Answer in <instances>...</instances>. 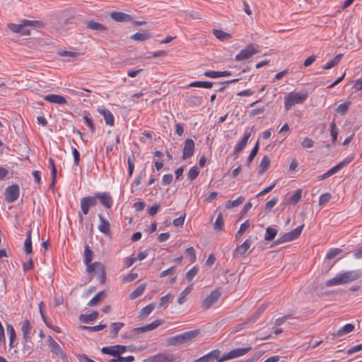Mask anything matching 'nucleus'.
Returning <instances> with one entry per match:
<instances>
[{"label": "nucleus", "instance_id": "nucleus-26", "mask_svg": "<svg viewBox=\"0 0 362 362\" xmlns=\"http://www.w3.org/2000/svg\"><path fill=\"white\" fill-rule=\"evenodd\" d=\"M98 317V313L97 311H93L88 315H80L79 320L83 323H88L95 320Z\"/></svg>", "mask_w": 362, "mask_h": 362}, {"label": "nucleus", "instance_id": "nucleus-40", "mask_svg": "<svg viewBox=\"0 0 362 362\" xmlns=\"http://www.w3.org/2000/svg\"><path fill=\"white\" fill-rule=\"evenodd\" d=\"M154 308H155L154 303H150V304L147 305L146 306H145L144 308H143L141 309V310L140 312V316L143 317H147L153 312Z\"/></svg>", "mask_w": 362, "mask_h": 362}, {"label": "nucleus", "instance_id": "nucleus-33", "mask_svg": "<svg viewBox=\"0 0 362 362\" xmlns=\"http://www.w3.org/2000/svg\"><path fill=\"white\" fill-rule=\"evenodd\" d=\"M146 289V284H140L134 291H132L130 295L129 298L132 300L136 299V298L141 296L145 291Z\"/></svg>", "mask_w": 362, "mask_h": 362}, {"label": "nucleus", "instance_id": "nucleus-36", "mask_svg": "<svg viewBox=\"0 0 362 362\" xmlns=\"http://www.w3.org/2000/svg\"><path fill=\"white\" fill-rule=\"evenodd\" d=\"M101 351L103 354L113 356L115 358H116L119 355L117 345L103 347Z\"/></svg>", "mask_w": 362, "mask_h": 362}, {"label": "nucleus", "instance_id": "nucleus-6", "mask_svg": "<svg viewBox=\"0 0 362 362\" xmlns=\"http://www.w3.org/2000/svg\"><path fill=\"white\" fill-rule=\"evenodd\" d=\"M303 228L304 224H302L293 230L284 233L276 240V243L279 245L296 240L300 235Z\"/></svg>", "mask_w": 362, "mask_h": 362}, {"label": "nucleus", "instance_id": "nucleus-51", "mask_svg": "<svg viewBox=\"0 0 362 362\" xmlns=\"http://www.w3.org/2000/svg\"><path fill=\"white\" fill-rule=\"evenodd\" d=\"M163 322L161 320H156L152 322L151 323L146 325L145 326L146 332L151 331V330L157 328L158 327L161 325L163 324Z\"/></svg>", "mask_w": 362, "mask_h": 362}, {"label": "nucleus", "instance_id": "nucleus-45", "mask_svg": "<svg viewBox=\"0 0 362 362\" xmlns=\"http://www.w3.org/2000/svg\"><path fill=\"white\" fill-rule=\"evenodd\" d=\"M259 146V141H257V143L255 144L254 148L252 149L249 156L247 157V160L248 165H250V163L253 160L254 158L256 156L257 153H258Z\"/></svg>", "mask_w": 362, "mask_h": 362}, {"label": "nucleus", "instance_id": "nucleus-31", "mask_svg": "<svg viewBox=\"0 0 362 362\" xmlns=\"http://www.w3.org/2000/svg\"><path fill=\"white\" fill-rule=\"evenodd\" d=\"M151 37V35L146 31L142 33H136L130 37L132 40L135 41H145L150 39Z\"/></svg>", "mask_w": 362, "mask_h": 362}, {"label": "nucleus", "instance_id": "nucleus-44", "mask_svg": "<svg viewBox=\"0 0 362 362\" xmlns=\"http://www.w3.org/2000/svg\"><path fill=\"white\" fill-rule=\"evenodd\" d=\"M187 101L191 105L199 106L202 105L203 100L201 96L192 95L188 98Z\"/></svg>", "mask_w": 362, "mask_h": 362}, {"label": "nucleus", "instance_id": "nucleus-14", "mask_svg": "<svg viewBox=\"0 0 362 362\" xmlns=\"http://www.w3.org/2000/svg\"><path fill=\"white\" fill-rule=\"evenodd\" d=\"M174 360L175 357L172 354L163 352L145 359L144 362H173Z\"/></svg>", "mask_w": 362, "mask_h": 362}, {"label": "nucleus", "instance_id": "nucleus-34", "mask_svg": "<svg viewBox=\"0 0 362 362\" xmlns=\"http://www.w3.org/2000/svg\"><path fill=\"white\" fill-rule=\"evenodd\" d=\"M213 83L210 81H193L189 84V87H197L204 88H211Z\"/></svg>", "mask_w": 362, "mask_h": 362}, {"label": "nucleus", "instance_id": "nucleus-39", "mask_svg": "<svg viewBox=\"0 0 362 362\" xmlns=\"http://www.w3.org/2000/svg\"><path fill=\"white\" fill-rule=\"evenodd\" d=\"M302 195V189H298L294 192V193L288 199V204H297Z\"/></svg>", "mask_w": 362, "mask_h": 362}, {"label": "nucleus", "instance_id": "nucleus-12", "mask_svg": "<svg viewBox=\"0 0 362 362\" xmlns=\"http://www.w3.org/2000/svg\"><path fill=\"white\" fill-rule=\"evenodd\" d=\"M20 194V188L18 185H12L6 188L5 199L8 203H13L18 199Z\"/></svg>", "mask_w": 362, "mask_h": 362}, {"label": "nucleus", "instance_id": "nucleus-27", "mask_svg": "<svg viewBox=\"0 0 362 362\" xmlns=\"http://www.w3.org/2000/svg\"><path fill=\"white\" fill-rule=\"evenodd\" d=\"M192 290H193V284H191L190 285L187 286L185 288V290L182 291L181 292V293L180 294V296L177 300L178 304H180V305L183 304L186 300L187 296L192 292Z\"/></svg>", "mask_w": 362, "mask_h": 362}, {"label": "nucleus", "instance_id": "nucleus-5", "mask_svg": "<svg viewBox=\"0 0 362 362\" xmlns=\"http://www.w3.org/2000/svg\"><path fill=\"white\" fill-rule=\"evenodd\" d=\"M199 334L198 330H192L186 332L168 339L167 342L170 346H177L187 343L194 338H195Z\"/></svg>", "mask_w": 362, "mask_h": 362}, {"label": "nucleus", "instance_id": "nucleus-60", "mask_svg": "<svg viewBox=\"0 0 362 362\" xmlns=\"http://www.w3.org/2000/svg\"><path fill=\"white\" fill-rule=\"evenodd\" d=\"M172 298L171 293H168L160 299L159 307H165L168 305L170 299Z\"/></svg>", "mask_w": 362, "mask_h": 362}, {"label": "nucleus", "instance_id": "nucleus-54", "mask_svg": "<svg viewBox=\"0 0 362 362\" xmlns=\"http://www.w3.org/2000/svg\"><path fill=\"white\" fill-rule=\"evenodd\" d=\"M349 106V102H345L344 103H341L337 107V112L341 115H344L347 112Z\"/></svg>", "mask_w": 362, "mask_h": 362}, {"label": "nucleus", "instance_id": "nucleus-10", "mask_svg": "<svg viewBox=\"0 0 362 362\" xmlns=\"http://www.w3.org/2000/svg\"><path fill=\"white\" fill-rule=\"evenodd\" d=\"M251 133L252 130L250 129H246L244 132L242 139L240 141H238V143L235 144L233 153L236 158L240 155L242 151L247 146L248 139L251 136Z\"/></svg>", "mask_w": 362, "mask_h": 362}, {"label": "nucleus", "instance_id": "nucleus-52", "mask_svg": "<svg viewBox=\"0 0 362 362\" xmlns=\"http://www.w3.org/2000/svg\"><path fill=\"white\" fill-rule=\"evenodd\" d=\"M250 223L247 220L243 223L237 232L236 237H240L250 228Z\"/></svg>", "mask_w": 362, "mask_h": 362}, {"label": "nucleus", "instance_id": "nucleus-30", "mask_svg": "<svg viewBox=\"0 0 362 362\" xmlns=\"http://www.w3.org/2000/svg\"><path fill=\"white\" fill-rule=\"evenodd\" d=\"M215 37L221 41H226L232 38V35L221 30H214Z\"/></svg>", "mask_w": 362, "mask_h": 362}, {"label": "nucleus", "instance_id": "nucleus-57", "mask_svg": "<svg viewBox=\"0 0 362 362\" xmlns=\"http://www.w3.org/2000/svg\"><path fill=\"white\" fill-rule=\"evenodd\" d=\"M341 249L332 248V249L329 250V251L327 252V253L326 255V258L327 259H331L334 258V257H336L339 253H341Z\"/></svg>", "mask_w": 362, "mask_h": 362}, {"label": "nucleus", "instance_id": "nucleus-19", "mask_svg": "<svg viewBox=\"0 0 362 362\" xmlns=\"http://www.w3.org/2000/svg\"><path fill=\"white\" fill-rule=\"evenodd\" d=\"M98 112L103 116V118L105 121L106 124L109 126H113L115 124V118L112 112L105 108V107H99L98 108Z\"/></svg>", "mask_w": 362, "mask_h": 362}, {"label": "nucleus", "instance_id": "nucleus-4", "mask_svg": "<svg viewBox=\"0 0 362 362\" xmlns=\"http://www.w3.org/2000/svg\"><path fill=\"white\" fill-rule=\"evenodd\" d=\"M308 98L306 91L290 92L284 97V107L286 111L291 110L296 105L303 104Z\"/></svg>", "mask_w": 362, "mask_h": 362}, {"label": "nucleus", "instance_id": "nucleus-9", "mask_svg": "<svg viewBox=\"0 0 362 362\" xmlns=\"http://www.w3.org/2000/svg\"><path fill=\"white\" fill-rule=\"evenodd\" d=\"M258 52L259 49L253 44H249L244 49L240 50L235 56V59L238 62L248 59Z\"/></svg>", "mask_w": 362, "mask_h": 362}, {"label": "nucleus", "instance_id": "nucleus-35", "mask_svg": "<svg viewBox=\"0 0 362 362\" xmlns=\"http://www.w3.org/2000/svg\"><path fill=\"white\" fill-rule=\"evenodd\" d=\"M107 327L106 324H100L98 325L95 326H85V325H80L78 328L81 330H87L88 332H98L100 330H102L105 329Z\"/></svg>", "mask_w": 362, "mask_h": 362}, {"label": "nucleus", "instance_id": "nucleus-24", "mask_svg": "<svg viewBox=\"0 0 362 362\" xmlns=\"http://www.w3.org/2000/svg\"><path fill=\"white\" fill-rule=\"evenodd\" d=\"M270 163H271V160H270L269 158L267 156H264L262 158L260 163L259 165L258 173L259 175H262L264 173H265L268 170V168L270 165Z\"/></svg>", "mask_w": 362, "mask_h": 362}, {"label": "nucleus", "instance_id": "nucleus-48", "mask_svg": "<svg viewBox=\"0 0 362 362\" xmlns=\"http://www.w3.org/2000/svg\"><path fill=\"white\" fill-rule=\"evenodd\" d=\"M127 163H128V177L130 178L132 177L134 168H135V163H134V157H129L127 159Z\"/></svg>", "mask_w": 362, "mask_h": 362}, {"label": "nucleus", "instance_id": "nucleus-21", "mask_svg": "<svg viewBox=\"0 0 362 362\" xmlns=\"http://www.w3.org/2000/svg\"><path fill=\"white\" fill-rule=\"evenodd\" d=\"M44 99L50 103L54 104H58V105H66L67 104V101L66 98L60 95H56V94H50L45 95L44 97Z\"/></svg>", "mask_w": 362, "mask_h": 362}, {"label": "nucleus", "instance_id": "nucleus-1", "mask_svg": "<svg viewBox=\"0 0 362 362\" xmlns=\"http://www.w3.org/2000/svg\"><path fill=\"white\" fill-rule=\"evenodd\" d=\"M93 253L92 250L90 249V247L86 245L84 248V257L83 262L86 265V270L89 274H92L95 272V274H98L100 277V282L103 284L105 280V267L103 264L98 262H95L93 263H90L93 259Z\"/></svg>", "mask_w": 362, "mask_h": 362}, {"label": "nucleus", "instance_id": "nucleus-58", "mask_svg": "<svg viewBox=\"0 0 362 362\" xmlns=\"http://www.w3.org/2000/svg\"><path fill=\"white\" fill-rule=\"evenodd\" d=\"M185 252L187 255L189 257L191 262H194L196 261V252L193 247H189L187 248Z\"/></svg>", "mask_w": 362, "mask_h": 362}, {"label": "nucleus", "instance_id": "nucleus-20", "mask_svg": "<svg viewBox=\"0 0 362 362\" xmlns=\"http://www.w3.org/2000/svg\"><path fill=\"white\" fill-rule=\"evenodd\" d=\"M98 218L100 220L99 225L98 226V230L103 234L106 235H110V224L109 221L101 215H98Z\"/></svg>", "mask_w": 362, "mask_h": 362}, {"label": "nucleus", "instance_id": "nucleus-47", "mask_svg": "<svg viewBox=\"0 0 362 362\" xmlns=\"http://www.w3.org/2000/svg\"><path fill=\"white\" fill-rule=\"evenodd\" d=\"M134 361L133 356H128L127 357L118 355L116 358H112L110 362H132Z\"/></svg>", "mask_w": 362, "mask_h": 362}, {"label": "nucleus", "instance_id": "nucleus-49", "mask_svg": "<svg viewBox=\"0 0 362 362\" xmlns=\"http://www.w3.org/2000/svg\"><path fill=\"white\" fill-rule=\"evenodd\" d=\"M138 277L136 273H129L122 276V281L123 283H129L135 280Z\"/></svg>", "mask_w": 362, "mask_h": 362}, {"label": "nucleus", "instance_id": "nucleus-42", "mask_svg": "<svg viewBox=\"0 0 362 362\" xmlns=\"http://www.w3.org/2000/svg\"><path fill=\"white\" fill-rule=\"evenodd\" d=\"M87 26L88 28L93 30H100H100H106L105 27L103 24L98 23V22H95V21H89L87 23Z\"/></svg>", "mask_w": 362, "mask_h": 362}, {"label": "nucleus", "instance_id": "nucleus-8", "mask_svg": "<svg viewBox=\"0 0 362 362\" xmlns=\"http://www.w3.org/2000/svg\"><path fill=\"white\" fill-rule=\"evenodd\" d=\"M47 344L51 353L54 356H57L62 360H66L67 358L66 354L62 350L60 345L50 335L47 337Z\"/></svg>", "mask_w": 362, "mask_h": 362}, {"label": "nucleus", "instance_id": "nucleus-2", "mask_svg": "<svg viewBox=\"0 0 362 362\" xmlns=\"http://www.w3.org/2000/svg\"><path fill=\"white\" fill-rule=\"evenodd\" d=\"M361 277V272L358 270L348 271L341 274H339L334 278L328 280L326 282L327 286H334L340 284H345L352 281Z\"/></svg>", "mask_w": 362, "mask_h": 362}, {"label": "nucleus", "instance_id": "nucleus-15", "mask_svg": "<svg viewBox=\"0 0 362 362\" xmlns=\"http://www.w3.org/2000/svg\"><path fill=\"white\" fill-rule=\"evenodd\" d=\"M33 326L30 321L26 320L23 322L21 326V331L23 334V339L26 343H32L31 332Z\"/></svg>", "mask_w": 362, "mask_h": 362}, {"label": "nucleus", "instance_id": "nucleus-63", "mask_svg": "<svg viewBox=\"0 0 362 362\" xmlns=\"http://www.w3.org/2000/svg\"><path fill=\"white\" fill-rule=\"evenodd\" d=\"M83 119L85 121V123L87 124V126L90 129L91 132H95V126H94L93 120L88 115H84Z\"/></svg>", "mask_w": 362, "mask_h": 362}, {"label": "nucleus", "instance_id": "nucleus-18", "mask_svg": "<svg viewBox=\"0 0 362 362\" xmlns=\"http://www.w3.org/2000/svg\"><path fill=\"white\" fill-rule=\"evenodd\" d=\"M252 348L250 346L245 347V348H238L235 349H233L228 353L226 354V358L228 360L233 359L235 358H238L243 356L247 354Z\"/></svg>", "mask_w": 362, "mask_h": 362}, {"label": "nucleus", "instance_id": "nucleus-13", "mask_svg": "<svg viewBox=\"0 0 362 362\" xmlns=\"http://www.w3.org/2000/svg\"><path fill=\"white\" fill-rule=\"evenodd\" d=\"M97 204V200L95 195L94 196H88L83 197L81 199L80 206L81 211L83 214L86 215L89 212V209L90 207H93Z\"/></svg>", "mask_w": 362, "mask_h": 362}, {"label": "nucleus", "instance_id": "nucleus-7", "mask_svg": "<svg viewBox=\"0 0 362 362\" xmlns=\"http://www.w3.org/2000/svg\"><path fill=\"white\" fill-rule=\"evenodd\" d=\"M354 159V156H349L346 157L343 160L339 162L337 165H334L332 168H330L327 172L321 175L318 177V180H325L331 175L337 173L338 171H339L341 169H342L344 167L346 166L348 164H349Z\"/></svg>", "mask_w": 362, "mask_h": 362}, {"label": "nucleus", "instance_id": "nucleus-50", "mask_svg": "<svg viewBox=\"0 0 362 362\" xmlns=\"http://www.w3.org/2000/svg\"><path fill=\"white\" fill-rule=\"evenodd\" d=\"M48 162H49V165L51 168V175H52V183H54L55 179H56V175H57V168L54 165L53 158H49L48 160Z\"/></svg>", "mask_w": 362, "mask_h": 362}, {"label": "nucleus", "instance_id": "nucleus-41", "mask_svg": "<svg viewBox=\"0 0 362 362\" xmlns=\"http://www.w3.org/2000/svg\"><path fill=\"white\" fill-rule=\"evenodd\" d=\"M110 326L112 327L111 334L113 337H116L118 332L124 326V324L123 322H113Z\"/></svg>", "mask_w": 362, "mask_h": 362}, {"label": "nucleus", "instance_id": "nucleus-53", "mask_svg": "<svg viewBox=\"0 0 362 362\" xmlns=\"http://www.w3.org/2000/svg\"><path fill=\"white\" fill-rule=\"evenodd\" d=\"M6 329L9 334L10 346H11L16 339V332L11 325H7Z\"/></svg>", "mask_w": 362, "mask_h": 362}, {"label": "nucleus", "instance_id": "nucleus-61", "mask_svg": "<svg viewBox=\"0 0 362 362\" xmlns=\"http://www.w3.org/2000/svg\"><path fill=\"white\" fill-rule=\"evenodd\" d=\"M186 214L173 220V225L175 227H182L184 225Z\"/></svg>", "mask_w": 362, "mask_h": 362}, {"label": "nucleus", "instance_id": "nucleus-3", "mask_svg": "<svg viewBox=\"0 0 362 362\" xmlns=\"http://www.w3.org/2000/svg\"><path fill=\"white\" fill-rule=\"evenodd\" d=\"M41 23L38 21H31L23 19L19 24L9 23L7 24V28L15 33H18L21 35H30V31L28 27H39Z\"/></svg>", "mask_w": 362, "mask_h": 362}, {"label": "nucleus", "instance_id": "nucleus-22", "mask_svg": "<svg viewBox=\"0 0 362 362\" xmlns=\"http://www.w3.org/2000/svg\"><path fill=\"white\" fill-rule=\"evenodd\" d=\"M110 17L117 22H128L133 20L130 15L117 11L112 12L110 13Z\"/></svg>", "mask_w": 362, "mask_h": 362}, {"label": "nucleus", "instance_id": "nucleus-29", "mask_svg": "<svg viewBox=\"0 0 362 362\" xmlns=\"http://www.w3.org/2000/svg\"><path fill=\"white\" fill-rule=\"evenodd\" d=\"M354 328H355V327L354 325L350 324V323L346 324L337 331L336 336L337 337H342L345 334H347L353 332L354 330Z\"/></svg>", "mask_w": 362, "mask_h": 362}, {"label": "nucleus", "instance_id": "nucleus-55", "mask_svg": "<svg viewBox=\"0 0 362 362\" xmlns=\"http://www.w3.org/2000/svg\"><path fill=\"white\" fill-rule=\"evenodd\" d=\"M330 134H331L333 142H335L337 139L338 131H337L336 123L334 122H332L330 124Z\"/></svg>", "mask_w": 362, "mask_h": 362}, {"label": "nucleus", "instance_id": "nucleus-37", "mask_svg": "<svg viewBox=\"0 0 362 362\" xmlns=\"http://www.w3.org/2000/svg\"><path fill=\"white\" fill-rule=\"evenodd\" d=\"M278 230L272 227H267L266 229L264 240L267 241L272 240L277 235Z\"/></svg>", "mask_w": 362, "mask_h": 362}, {"label": "nucleus", "instance_id": "nucleus-16", "mask_svg": "<svg viewBox=\"0 0 362 362\" xmlns=\"http://www.w3.org/2000/svg\"><path fill=\"white\" fill-rule=\"evenodd\" d=\"M194 152V142L192 139H187L183 148L182 159L191 158Z\"/></svg>", "mask_w": 362, "mask_h": 362}, {"label": "nucleus", "instance_id": "nucleus-11", "mask_svg": "<svg viewBox=\"0 0 362 362\" xmlns=\"http://www.w3.org/2000/svg\"><path fill=\"white\" fill-rule=\"evenodd\" d=\"M221 292L219 289L211 291L202 301V306L204 310L210 308L220 298Z\"/></svg>", "mask_w": 362, "mask_h": 362}, {"label": "nucleus", "instance_id": "nucleus-28", "mask_svg": "<svg viewBox=\"0 0 362 362\" xmlns=\"http://www.w3.org/2000/svg\"><path fill=\"white\" fill-rule=\"evenodd\" d=\"M106 293L105 291L98 292L90 301L88 303V305L90 307L97 305L105 297Z\"/></svg>", "mask_w": 362, "mask_h": 362}, {"label": "nucleus", "instance_id": "nucleus-17", "mask_svg": "<svg viewBox=\"0 0 362 362\" xmlns=\"http://www.w3.org/2000/svg\"><path fill=\"white\" fill-rule=\"evenodd\" d=\"M96 200L98 199L100 202L106 208H111L112 206V198L108 192H97L95 193Z\"/></svg>", "mask_w": 362, "mask_h": 362}, {"label": "nucleus", "instance_id": "nucleus-64", "mask_svg": "<svg viewBox=\"0 0 362 362\" xmlns=\"http://www.w3.org/2000/svg\"><path fill=\"white\" fill-rule=\"evenodd\" d=\"M176 270V267H171L170 268H168V269H165L164 271H163L160 274V277L163 278V277H165L166 276H168V275H171L175 273Z\"/></svg>", "mask_w": 362, "mask_h": 362}, {"label": "nucleus", "instance_id": "nucleus-59", "mask_svg": "<svg viewBox=\"0 0 362 362\" xmlns=\"http://www.w3.org/2000/svg\"><path fill=\"white\" fill-rule=\"evenodd\" d=\"M332 197L331 194L329 193H325L320 195L319 198V204L320 205H324L326 203H327Z\"/></svg>", "mask_w": 362, "mask_h": 362}, {"label": "nucleus", "instance_id": "nucleus-46", "mask_svg": "<svg viewBox=\"0 0 362 362\" xmlns=\"http://www.w3.org/2000/svg\"><path fill=\"white\" fill-rule=\"evenodd\" d=\"M224 226V221L222 214H219L214 223V229L217 230H222Z\"/></svg>", "mask_w": 362, "mask_h": 362}, {"label": "nucleus", "instance_id": "nucleus-23", "mask_svg": "<svg viewBox=\"0 0 362 362\" xmlns=\"http://www.w3.org/2000/svg\"><path fill=\"white\" fill-rule=\"evenodd\" d=\"M210 360H216L217 362H223L227 361L226 358V354L221 355V351L218 349H215L207 354Z\"/></svg>", "mask_w": 362, "mask_h": 362}, {"label": "nucleus", "instance_id": "nucleus-56", "mask_svg": "<svg viewBox=\"0 0 362 362\" xmlns=\"http://www.w3.org/2000/svg\"><path fill=\"white\" fill-rule=\"evenodd\" d=\"M199 172L196 166L191 168L188 172L187 176L190 180H194L198 176Z\"/></svg>", "mask_w": 362, "mask_h": 362}, {"label": "nucleus", "instance_id": "nucleus-25", "mask_svg": "<svg viewBox=\"0 0 362 362\" xmlns=\"http://www.w3.org/2000/svg\"><path fill=\"white\" fill-rule=\"evenodd\" d=\"M251 244L252 240L250 238L247 239L242 245L235 249V254L237 255H243L249 250Z\"/></svg>", "mask_w": 362, "mask_h": 362}, {"label": "nucleus", "instance_id": "nucleus-32", "mask_svg": "<svg viewBox=\"0 0 362 362\" xmlns=\"http://www.w3.org/2000/svg\"><path fill=\"white\" fill-rule=\"evenodd\" d=\"M24 250L26 254H31L33 252L31 230L28 231L27 237L24 242Z\"/></svg>", "mask_w": 362, "mask_h": 362}, {"label": "nucleus", "instance_id": "nucleus-62", "mask_svg": "<svg viewBox=\"0 0 362 362\" xmlns=\"http://www.w3.org/2000/svg\"><path fill=\"white\" fill-rule=\"evenodd\" d=\"M314 145V142L312 139H310L308 137L304 138V139L302 141V146L305 148H312Z\"/></svg>", "mask_w": 362, "mask_h": 362}, {"label": "nucleus", "instance_id": "nucleus-38", "mask_svg": "<svg viewBox=\"0 0 362 362\" xmlns=\"http://www.w3.org/2000/svg\"><path fill=\"white\" fill-rule=\"evenodd\" d=\"M244 201H245V197L243 196H240L235 200L227 202V203L226 204V207L227 209H232L234 207H237V206H240V204H242Z\"/></svg>", "mask_w": 362, "mask_h": 362}, {"label": "nucleus", "instance_id": "nucleus-43", "mask_svg": "<svg viewBox=\"0 0 362 362\" xmlns=\"http://www.w3.org/2000/svg\"><path fill=\"white\" fill-rule=\"evenodd\" d=\"M199 267L197 265L194 266L186 273V279L188 281H192L194 276L198 274Z\"/></svg>", "mask_w": 362, "mask_h": 362}]
</instances>
